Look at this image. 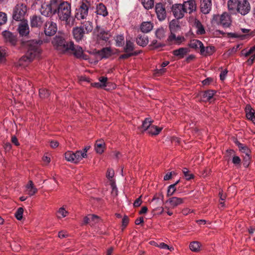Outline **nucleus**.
Returning a JSON list of instances; mask_svg holds the SVG:
<instances>
[{
  "mask_svg": "<svg viewBox=\"0 0 255 255\" xmlns=\"http://www.w3.org/2000/svg\"><path fill=\"white\" fill-rule=\"evenodd\" d=\"M236 143L239 148L240 150L242 152L245 153L246 154V156H247L248 160L250 159V154L251 151L250 149L248 147V146L244 145V144L240 143L239 141H237Z\"/></svg>",
  "mask_w": 255,
  "mask_h": 255,
  "instance_id": "obj_32",
  "label": "nucleus"
},
{
  "mask_svg": "<svg viewBox=\"0 0 255 255\" xmlns=\"http://www.w3.org/2000/svg\"><path fill=\"white\" fill-rule=\"evenodd\" d=\"M176 32H170V35L168 36V37L167 39V41L171 44V43H174L175 39H176V35L175 33Z\"/></svg>",
  "mask_w": 255,
  "mask_h": 255,
  "instance_id": "obj_55",
  "label": "nucleus"
},
{
  "mask_svg": "<svg viewBox=\"0 0 255 255\" xmlns=\"http://www.w3.org/2000/svg\"><path fill=\"white\" fill-rule=\"evenodd\" d=\"M5 50L0 48V62H2L5 59Z\"/></svg>",
  "mask_w": 255,
  "mask_h": 255,
  "instance_id": "obj_63",
  "label": "nucleus"
},
{
  "mask_svg": "<svg viewBox=\"0 0 255 255\" xmlns=\"http://www.w3.org/2000/svg\"><path fill=\"white\" fill-rule=\"evenodd\" d=\"M246 117L255 125V113H246Z\"/></svg>",
  "mask_w": 255,
  "mask_h": 255,
  "instance_id": "obj_58",
  "label": "nucleus"
},
{
  "mask_svg": "<svg viewBox=\"0 0 255 255\" xmlns=\"http://www.w3.org/2000/svg\"><path fill=\"white\" fill-rule=\"evenodd\" d=\"M195 26L197 28L196 33L198 34L203 35L205 33V30L204 26L198 20H196L195 21Z\"/></svg>",
  "mask_w": 255,
  "mask_h": 255,
  "instance_id": "obj_39",
  "label": "nucleus"
},
{
  "mask_svg": "<svg viewBox=\"0 0 255 255\" xmlns=\"http://www.w3.org/2000/svg\"><path fill=\"white\" fill-rule=\"evenodd\" d=\"M215 51V47L214 46H207L206 47V55H211Z\"/></svg>",
  "mask_w": 255,
  "mask_h": 255,
  "instance_id": "obj_59",
  "label": "nucleus"
},
{
  "mask_svg": "<svg viewBox=\"0 0 255 255\" xmlns=\"http://www.w3.org/2000/svg\"><path fill=\"white\" fill-rule=\"evenodd\" d=\"M44 28L45 35L51 36L57 31V24L51 20H47L44 24Z\"/></svg>",
  "mask_w": 255,
  "mask_h": 255,
  "instance_id": "obj_9",
  "label": "nucleus"
},
{
  "mask_svg": "<svg viewBox=\"0 0 255 255\" xmlns=\"http://www.w3.org/2000/svg\"><path fill=\"white\" fill-rule=\"evenodd\" d=\"M241 56L248 57L250 56L247 61V63L248 65H252L255 59V45L251 47L249 50L246 49H244L241 51Z\"/></svg>",
  "mask_w": 255,
  "mask_h": 255,
  "instance_id": "obj_8",
  "label": "nucleus"
},
{
  "mask_svg": "<svg viewBox=\"0 0 255 255\" xmlns=\"http://www.w3.org/2000/svg\"><path fill=\"white\" fill-rule=\"evenodd\" d=\"M155 246L162 249H167L170 251H173L174 250L173 247H169L164 243H161L159 245L156 244Z\"/></svg>",
  "mask_w": 255,
  "mask_h": 255,
  "instance_id": "obj_51",
  "label": "nucleus"
},
{
  "mask_svg": "<svg viewBox=\"0 0 255 255\" xmlns=\"http://www.w3.org/2000/svg\"><path fill=\"white\" fill-rule=\"evenodd\" d=\"M135 41L137 45L144 47L148 43V38L144 33H139L136 36Z\"/></svg>",
  "mask_w": 255,
  "mask_h": 255,
  "instance_id": "obj_21",
  "label": "nucleus"
},
{
  "mask_svg": "<svg viewBox=\"0 0 255 255\" xmlns=\"http://www.w3.org/2000/svg\"><path fill=\"white\" fill-rule=\"evenodd\" d=\"M96 12L97 14L105 17L108 15L106 6L103 3H100L97 5Z\"/></svg>",
  "mask_w": 255,
  "mask_h": 255,
  "instance_id": "obj_33",
  "label": "nucleus"
},
{
  "mask_svg": "<svg viewBox=\"0 0 255 255\" xmlns=\"http://www.w3.org/2000/svg\"><path fill=\"white\" fill-rule=\"evenodd\" d=\"M251 10V5L248 0H239L238 12L243 15L248 14Z\"/></svg>",
  "mask_w": 255,
  "mask_h": 255,
  "instance_id": "obj_11",
  "label": "nucleus"
},
{
  "mask_svg": "<svg viewBox=\"0 0 255 255\" xmlns=\"http://www.w3.org/2000/svg\"><path fill=\"white\" fill-rule=\"evenodd\" d=\"M80 27L86 34L91 32L93 29V23L90 21H84L81 22Z\"/></svg>",
  "mask_w": 255,
  "mask_h": 255,
  "instance_id": "obj_26",
  "label": "nucleus"
},
{
  "mask_svg": "<svg viewBox=\"0 0 255 255\" xmlns=\"http://www.w3.org/2000/svg\"><path fill=\"white\" fill-rule=\"evenodd\" d=\"M216 91L213 90H209L200 93L201 99L203 101L212 102L214 100V96Z\"/></svg>",
  "mask_w": 255,
  "mask_h": 255,
  "instance_id": "obj_16",
  "label": "nucleus"
},
{
  "mask_svg": "<svg viewBox=\"0 0 255 255\" xmlns=\"http://www.w3.org/2000/svg\"><path fill=\"white\" fill-rule=\"evenodd\" d=\"M176 188L175 186V184H171L169 186L167 193V196L168 197L172 196L176 191Z\"/></svg>",
  "mask_w": 255,
  "mask_h": 255,
  "instance_id": "obj_52",
  "label": "nucleus"
},
{
  "mask_svg": "<svg viewBox=\"0 0 255 255\" xmlns=\"http://www.w3.org/2000/svg\"><path fill=\"white\" fill-rule=\"evenodd\" d=\"M50 95V93L49 91H47L45 89H40L39 90V95L40 97L42 98H45L47 97H49Z\"/></svg>",
  "mask_w": 255,
  "mask_h": 255,
  "instance_id": "obj_57",
  "label": "nucleus"
},
{
  "mask_svg": "<svg viewBox=\"0 0 255 255\" xmlns=\"http://www.w3.org/2000/svg\"><path fill=\"white\" fill-rule=\"evenodd\" d=\"M74 157L75 159V163H77L83 158H86L81 150H77L75 152H74Z\"/></svg>",
  "mask_w": 255,
  "mask_h": 255,
  "instance_id": "obj_44",
  "label": "nucleus"
},
{
  "mask_svg": "<svg viewBox=\"0 0 255 255\" xmlns=\"http://www.w3.org/2000/svg\"><path fill=\"white\" fill-rule=\"evenodd\" d=\"M166 202H168L171 207L174 208L182 204L184 202V199L176 197H172L170 198Z\"/></svg>",
  "mask_w": 255,
  "mask_h": 255,
  "instance_id": "obj_31",
  "label": "nucleus"
},
{
  "mask_svg": "<svg viewBox=\"0 0 255 255\" xmlns=\"http://www.w3.org/2000/svg\"><path fill=\"white\" fill-rule=\"evenodd\" d=\"M172 11L174 17L177 19H180L184 17L186 13L182 4H175L172 5Z\"/></svg>",
  "mask_w": 255,
  "mask_h": 255,
  "instance_id": "obj_12",
  "label": "nucleus"
},
{
  "mask_svg": "<svg viewBox=\"0 0 255 255\" xmlns=\"http://www.w3.org/2000/svg\"><path fill=\"white\" fill-rule=\"evenodd\" d=\"M129 222V219L127 216H124L122 219V226L123 227V230L126 228L128 225Z\"/></svg>",
  "mask_w": 255,
  "mask_h": 255,
  "instance_id": "obj_60",
  "label": "nucleus"
},
{
  "mask_svg": "<svg viewBox=\"0 0 255 255\" xmlns=\"http://www.w3.org/2000/svg\"><path fill=\"white\" fill-rule=\"evenodd\" d=\"M182 172L184 174V177L186 180H189L193 179L194 177V175L187 168H184L182 169Z\"/></svg>",
  "mask_w": 255,
  "mask_h": 255,
  "instance_id": "obj_48",
  "label": "nucleus"
},
{
  "mask_svg": "<svg viewBox=\"0 0 255 255\" xmlns=\"http://www.w3.org/2000/svg\"><path fill=\"white\" fill-rule=\"evenodd\" d=\"M153 24L151 22H143L140 25L141 32L145 34L150 32L153 28Z\"/></svg>",
  "mask_w": 255,
  "mask_h": 255,
  "instance_id": "obj_35",
  "label": "nucleus"
},
{
  "mask_svg": "<svg viewBox=\"0 0 255 255\" xmlns=\"http://www.w3.org/2000/svg\"><path fill=\"white\" fill-rule=\"evenodd\" d=\"M155 12L159 21H162L166 17V11L164 5L161 2H158L155 6Z\"/></svg>",
  "mask_w": 255,
  "mask_h": 255,
  "instance_id": "obj_10",
  "label": "nucleus"
},
{
  "mask_svg": "<svg viewBox=\"0 0 255 255\" xmlns=\"http://www.w3.org/2000/svg\"><path fill=\"white\" fill-rule=\"evenodd\" d=\"M68 214V211H67L64 208L61 207L57 211V217L58 218H62L67 216Z\"/></svg>",
  "mask_w": 255,
  "mask_h": 255,
  "instance_id": "obj_47",
  "label": "nucleus"
},
{
  "mask_svg": "<svg viewBox=\"0 0 255 255\" xmlns=\"http://www.w3.org/2000/svg\"><path fill=\"white\" fill-rule=\"evenodd\" d=\"M73 50H71L70 52H72L74 55L79 59H82L87 60L88 59V55L84 54L82 48L81 46L74 44V48Z\"/></svg>",
  "mask_w": 255,
  "mask_h": 255,
  "instance_id": "obj_17",
  "label": "nucleus"
},
{
  "mask_svg": "<svg viewBox=\"0 0 255 255\" xmlns=\"http://www.w3.org/2000/svg\"><path fill=\"white\" fill-rule=\"evenodd\" d=\"M18 31L21 36L27 35L29 32L27 22L22 20L18 25Z\"/></svg>",
  "mask_w": 255,
  "mask_h": 255,
  "instance_id": "obj_24",
  "label": "nucleus"
},
{
  "mask_svg": "<svg viewBox=\"0 0 255 255\" xmlns=\"http://www.w3.org/2000/svg\"><path fill=\"white\" fill-rule=\"evenodd\" d=\"M72 33L74 38L77 41L82 40L86 34L80 26L73 28Z\"/></svg>",
  "mask_w": 255,
  "mask_h": 255,
  "instance_id": "obj_20",
  "label": "nucleus"
},
{
  "mask_svg": "<svg viewBox=\"0 0 255 255\" xmlns=\"http://www.w3.org/2000/svg\"><path fill=\"white\" fill-rule=\"evenodd\" d=\"M241 30H242V32L244 33H246V34L241 35V34H239L236 33H228V35L230 37L241 38V39H244L246 37H249L250 36L251 34L249 33L251 31L250 29L242 28Z\"/></svg>",
  "mask_w": 255,
  "mask_h": 255,
  "instance_id": "obj_30",
  "label": "nucleus"
},
{
  "mask_svg": "<svg viewBox=\"0 0 255 255\" xmlns=\"http://www.w3.org/2000/svg\"><path fill=\"white\" fill-rule=\"evenodd\" d=\"M115 40L116 41V45L118 47H122L124 45L125 43V38L123 35H118L115 37Z\"/></svg>",
  "mask_w": 255,
  "mask_h": 255,
  "instance_id": "obj_41",
  "label": "nucleus"
},
{
  "mask_svg": "<svg viewBox=\"0 0 255 255\" xmlns=\"http://www.w3.org/2000/svg\"><path fill=\"white\" fill-rule=\"evenodd\" d=\"M169 28L170 32H173L179 31L181 28L179 21L177 19L172 20L169 23Z\"/></svg>",
  "mask_w": 255,
  "mask_h": 255,
  "instance_id": "obj_34",
  "label": "nucleus"
},
{
  "mask_svg": "<svg viewBox=\"0 0 255 255\" xmlns=\"http://www.w3.org/2000/svg\"><path fill=\"white\" fill-rule=\"evenodd\" d=\"M153 121L151 118H147L142 122V125L138 128L141 132H147L152 125Z\"/></svg>",
  "mask_w": 255,
  "mask_h": 255,
  "instance_id": "obj_27",
  "label": "nucleus"
},
{
  "mask_svg": "<svg viewBox=\"0 0 255 255\" xmlns=\"http://www.w3.org/2000/svg\"><path fill=\"white\" fill-rule=\"evenodd\" d=\"M162 128H159L154 125H151L146 133L150 135H158L162 130Z\"/></svg>",
  "mask_w": 255,
  "mask_h": 255,
  "instance_id": "obj_36",
  "label": "nucleus"
},
{
  "mask_svg": "<svg viewBox=\"0 0 255 255\" xmlns=\"http://www.w3.org/2000/svg\"><path fill=\"white\" fill-rule=\"evenodd\" d=\"M106 148L105 141L102 139L96 140L95 144V149L97 153L102 154L104 152Z\"/></svg>",
  "mask_w": 255,
  "mask_h": 255,
  "instance_id": "obj_25",
  "label": "nucleus"
},
{
  "mask_svg": "<svg viewBox=\"0 0 255 255\" xmlns=\"http://www.w3.org/2000/svg\"><path fill=\"white\" fill-rule=\"evenodd\" d=\"M93 35L97 43L104 44L107 42L111 36L109 31H106L100 25H97L93 31Z\"/></svg>",
  "mask_w": 255,
  "mask_h": 255,
  "instance_id": "obj_3",
  "label": "nucleus"
},
{
  "mask_svg": "<svg viewBox=\"0 0 255 255\" xmlns=\"http://www.w3.org/2000/svg\"><path fill=\"white\" fill-rule=\"evenodd\" d=\"M23 209L22 207H19L17 209V211L14 214L15 217L18 220H21L23 217Z\"/></svg>",
  "mask_w": 255,
  "mask_h": 255,
  "instance_id": "obj_50",
  "label": "nucleus"
},
{
  "mask_svg": "<svg viewBox=\"0 0 255 255\" xmlns=\"http://www.w3.org/2000/svg\"><path fill=\"white\" fill-rule=\"evenodd\" d=\"M239 0H229L228 8L231 14H236L238 12Z\"/></svg>",
  "mask_w": 255,
  "mask_h": 255,
  "instance_id": "obj_23",
  "label": "nucleus"
},
{
  "mask_svg": "<svg viewBox=\"0 0 255 255\" xmlns=\"http://www.w3.org/2000/svg\"><path fill=\"white\" fill-rule=\"evenodd\" d=\"M202 46V42L197 39H192L191 40L189 43L188 44V46L193 49L195 50L199 49V46Z\"/></svg>",
  "mask_w": 255,
  "mask_h": 255,
  "instance_id": "obj_40",
  "label": "nucleus"
},
{
  "mask_svg": "<svg viewBox=\"0 0 255 255\" xmlns=\"http://www.w3.org/2000/svg\"><path fill=\"white\" fill-rule=\"evenodd\" d=\"M42 18L40 15H34L30 17V26L32 27H38L42 25Z\"/></svg>",
  "mask_w": 255,
  "mask_h": 255,
  "instance_id": "obj_22",
  "label": "nucleus"
},
{
  "mask_svg": "<svg viewBox=\"0 0 255 255\" xmlns=\"http://www.w3.org/2000/svg\"><path fill=\"white\" fill-rule=\"evenodd\" d=\"M142 203L141 196L136 199L133 203V206L137 207L140 206Z\"/></svg>",
  "mask_w": 255,
  "mask_h": 255,
  "instance_id": "obj_62",
  "label": "nucleus"
},
{
  "mask_svg": "<svg viewBox=\"0 0 255 255\" xmlns=\"http://www.w3.org/2000/svg\"><path fill=\"white\" fill-rule=\"evenodd\" d=\"M186 13H192L197 9V3L195 0H188L182 3Z\"/></svg>",
  "mask_w": 255,
  "mask_h": 255,
  "instance_id": "obj_15",
  "label": "nucleus"
},
{
  "mask_svg": "<svg viewBox=\"0 0 255 255\" xmlns=\"http://www.w3.org/2000/svg\"><path fill=\"white\" fill-rule=\"evenodd\" d=\"M98 53L103 58H109L112 55V51L110 47L103 48Z\"/></svg>",
  "mask_w": 255,
  "mask_h": 255,
  "instance_id": "obj_37",
  "label": "nucleus"
},
{
  "mask_svg": "<svg viewBox=\"0 0 255 255\" xmlns=\"http://www.w3.org/2000/svg\"><path fill=\"white\" fill-rule=\"evenodd\" d=\"M52 4L55 8V14H57L59 20L65 21L66 24L69 23L71 14V4L68 1L61 0H55Z\"/></svg>",
  "mask_w": 255,
  "mask_h": 255,
  "instance_id": "obj_2",
  "label": "nucleus"
},
{
  "mask_svg": "<svg viewBox=\"0 0 255 255\" xmlns=\"http://www.w3.org/2000/svg\"><path fill=\"white\" fill-rule=\"evenodd\" d=\"M25 188L26 189L27 194L29 196H32L35 195L38 190L34 186L32 180H29L28 183L26 185Z\"/></svg>",
  "mask_w": 255,
  "mask_h": 255,
  "instance_id": "obj_28",
  "label": "nucleus"
},
{
  "mask_svg": "<svg viewBox=\"0 0 255 255\" xmlns=\"http://www.w3.org/2000/svg\"><path fill=\"white\" fill-rule=\"evenodd\" d=\"M90 6L91 3L89 1L83 0L76 9L75 17L78 20L85 18L88 15Z\"/></svg>",
  "mask_w": 255,
  "mask_h": 255,
  "instance_id": "obj_5",
  "label": "nucleus"
},
{
  "mask_svg": "<svg viewBox=\"0 0 255 255\" xmlns=\"http://www.w3.org/2000/svg\"><path fill=\"white\" fill-rule=\"evenodd\" d=\"M166 72V69L163 68H160L159 69H156L155 72V74L157 76H160L163 75Z\"/></svg>",
  "mask_w": 255,
  "mask_h": 255,
  "instance_id": "obj_64",
  "label": "nucleus"
},
{
  "mask_svg": "<svg viewBox=\"0 0 255 255\" xmlns=\"http://www.w3.org/2000/svg\"><path fill=\"white\" fill-rule=\"evenodd\" d=\"M141 3L146 9L152 8L154 6V0H141Z\"/></svg>",
  "mask_w": 255,
  "mask_h": 255,
  "instance_id": "obj_43",
  "label": "nucleus"
},
{
  "mask_svg": "<svg viewBox=\"0 0 255 255\" xmlns=\"http://www.w3.org/2000/svg\"><path fill=\"white\" fill-rule=\"evenodd\" d=\"M2 35L6 41L11 45H15L17 42L16 37L9 31H4L2 32Z\"/></svg>",
  "mask_w": 255,
  "mask_h": 255,
  "instance_id": "obj_19",
  "label": "nucleus"
},
{
  "mask_svg": "<svg viewBox=\"0 0 255 255\" xmlns=\"http://www.w3.org/2000/svg\"><path fill=\"white\" fill-rule=\"evenodd\" d=\"M65 159L70 162L75 163V159L74 157V152L71 151H68L65 153Z\"/></svg>",
  "mask_w": 255,
  "mask_h": 255,
  "instance_id": "obj_49",
  "label": "nucleus"
},
{
  "mask_svg": "<svg viewBox=\"0 0 255 255\" xmlns=\"http://www.w3.org/2000/svg\"><path fill=\"white\" fill-rule=\"evenodd\" d=\"M134 44L130 40H127L126 41V44L124 48V51L126 53H130L134 52Z\"/></svg>",
  "mask_w": 255,
  "mask_h": 255,
  "instance_id": "obj_38",
  "label": "nucleus"
},
{
  "mask_svg": "<svg viewBox=\"0 0 255 255\" xmlns=\"http://www.w3.org/2000/svg\"><path fill=\"white\" fill-rule=\"evenodd\" d=\"M165 30L163 27L158 28L155 31V36L157 38L162 39L165 37Z\"/></svg>",
  "mask_w": 255,
  "mask_h": 255,
  "instance_id": "obj_46",
  "label": "nucleus"
},
{
  "mask_svg": "<svg viewBox=\"0 0 255 255\" xmlns=\"http://www.w3.org/2000/svg\"><path fill=\"white\" fill-rule=\"evenodd\" d=\"M66 37V35L64 33H58L53 38L52 42L55 48L57 51H58L60 47L64 44V42Z\"/></svg>",
  "mask_w": 255,
  "mask_h": 255,
  "instance_id": "obj_13",
  "label": "nucleus"
},
{
  "mask_svg": "<svg viewBox=\"0 0 255 255\" xmlns=\"http://www.w3.org/2000/svg\"><path fill=\"white\" fill-rule=\"evenodd\" d=\"M43 41L40 39L21 41L20 47L25 51V53L17 62L16 66H25L35 58L39 57L42 52L41 45Z\"/></svg>",
  "mask_w": 255,
  "mask_h": 255,
  "instance_id": "obj_1",
  "label": "nucleus"
},
{
  "mask_svg": "<svg viewBox=\"0 0 255 255\" xmlns=\"http://www.w3.org/2000/svg\"><path fill=\"white\" fill-rule=\"evenodd\" d=\"M107 80L108 78L106 77H101L99 78L100 83L102 84L103 87L107 86Z\"/></svg>",
  "mask_w": 255,
  "mask_h": 255,
  "instance_id": "obj_61",
  "label": "nucleus"
},
{
  "mask_svg": "<svg viewBox=\"0 0 255 255\" xmlns=\"http://www.w3.org/2000/svg\"><path fill=\"white\" fill-rule=\"evenodd\" d=\"M212 7L211 0H200V10L202 13L208 14L210 12Z\"/></svg>",
  "mask_w": 255,
  "mask_h": 255,
  "instance_id": "obj_18",
  "label": "nucleus"
},
{
  "mask_svg": "<svg viewBox=\"0 0 255 255\" xmlns=\"http://www.w3.org/2000/svg\"><path fill=\"white\" fill-rule=\"evenodd\" d=\"M140 51H135L133 52L126 53L125 54L121 55L120 56V57H119V59H128V58L130 57H131V56H136V55H137L138 54L140 53Z\"/></svg>",
  "mask_w": 255,
  "mask_h": 255,
  "instance_id": "obj_45",
  "label": "nucleus"
},
{
  "mask_svg": "<svg viewBox=\"0 0 255 255\" xmlns=\"http://www.w3.org/2000/svg\"><path fill=\"white\" fill-rule=\"evenodd\" d=\"M189 52V50L187 48L181 47L178 49L174 50L172 51V54L177 57L178 59L183 58Z\"/></svg>",
  "mask_w": 255,
  "mask_h": 255,
  "instance_id": "obj_29",
  "label": "nucleus"
},
{
  "mask_svg": "<svg viewBox=\"0 0 255 255\" xmlns=\"http://www.w3.org/2000/svg\"><path fill=\"white\" fill-rule=\"evenodd\" d=\"M64 44L60 47L58 51L61 53H66L70 52L71 50H73L74 48V42L71 41L67 37L66 38Z\"/></svg>",
  "mask_w": 255,
  "mask_h": 255,
  "instance_id": "obj_14",
  "label": "nucleus"
},
{
  "mask_svg": "<svg viewBox=\"0 0 255 255\" xmlns=\"http://www.w3.org/2000/svg\"><path fill=\"white\" fill-rule=\"evenodd\" d=\"M165 45L163 44H161V43H158L156 40H153L152 41L151 44H150V46L153 47V48H159L160 47H162Z\"/></svg>",
  "mask_w": 255,
  "mask_h": 255,
  "instance_id": "obj_53",
  "label": "nucleus"
},
{
  "mask_svg": "<svg viewBox=\"0 0 255 255\" xmlns=\"http://www.w3.org/2000/svg\"><path fill=\"white\" fill-rule=\"evenodd\" d=\"M27 8L24 3H18L13 8L12 18L17 21H22L24 19Z\"/></svg>",
  "mask_w": 255,
  "mask_h": 255,
  "instance_id": "obj_4",
  "label": "nucleus"
},
{
  "mask_svg": "<svg viewBox=\"0 0 255 255\" xmlns=\"http://www.w3.org/2000/svg\"><path fill=\"white\" fill-rule=\"evenodd\" d=\"M55 0H50L48 4H42L39 9L40 13L46 17H50L55 14V8L53 5V1Z\"/></svg>",
  "mask_w": 255,
  "mask_h": 255,
  "instance_id": "obj_7",
  "label": "nucleus"
},
{
  "mask_svg": "<svg viewBox=\"0 0 255 255\" xmlns=\"http://www.w3.org/2000/svg\"><path fill=\"white\" fill-rule=\"evenodd\" d=\"M6 21V14L4 12H0V25L5 23Z\"/></svg>",
  "mask_w": 255,
  "mask_h": 255,
  "instance_id": "obj_56",
  "label": "nucleus"
},
{
  "mask_svg": "<svg viewBox=\"0 0 255 255\" xmlns=\"http://www.w3.org/2000/svg\"><path fill=\"white\" fill-rule=\"evenodd\" d=\"M189 248L194 252H198L200 251V243L197 241L192 242L189 245Z\"/></svg>",
  "mask_w": 255,
  "mask_h": 255,
  "instance_id": "obj_42",
  "label": "nucleus"
},
{
  "mask_svg": "<svg viewBox=\"0 0 255 255\" xmlns=\"http://www.w3.org/2000/svg\"><path fill=\"white\" fill-rule=\"evenodd\" d=\"M231 16L229 14L226 12H224L221 15H214L213 18L212 22L218 25H222L224 27H228L231 24Z\"/></svg>",
  "mask_w": 255,
  "mask_h": 255,
  "instance_id": "obj_6",
  "label": "nucleus"
},
{
  "mask_svg": "<svg viewBox=\"0 0 255 255\" xmlns=\"http://www.w3.org/2000/svg\"><path fill=\"white\" fill-rule=\"evenodd\" d=\"M115 175L114 170L111 168H108L107 169L106 172V177L108 178L111 181H112V179L114 177Z\"/></svg>",
  "mask_w": 255,
  "mask_h": 255,
  "instance_id": "obj_54",
  "label": "nucleus"
}]
</instances>
